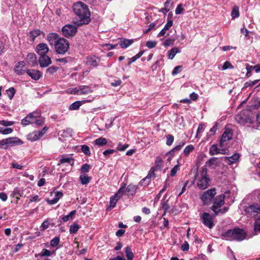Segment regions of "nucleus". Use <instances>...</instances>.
Returning a JSON list of instances; mask_svg holds the SVG:
<instances>
[{
  "label": "nucleus",
  "mask_w": 260,
  "mask_h": 260,
  "mask_svg": "<svg viewBox=\"0 0 260 260\" xmlns=\"http://www.w3.org/2000/svg\"><path fill=\"white\" fill-rule=\"evenodd\" d=\"M73 11L77 17L74 20L77 26L87 24L90 21V13L87 6L81 2L75 3L73 6Z\"/></svg>",
  "instance_id": "f257e3e1"
},
{
  "label": "nucleus",
  "mask_w": 260,
  "mask_h": 260,
  "mask_svg": "<svg viewBox=\"0 0 260 260\" xmlns=\"http://www.w3.org/2000/svg\"><path fill=\"white\" fill-rule=\"evenodd\" d=\"M230 192L226 191L224 194H222L219 196H217L214 199L213 204L211 207V210L214 213V216L218 214H223L226 213L229 210V208L224 207L222 209H220L221 206L224 204V201L228 198H229Z\"/></svg>",
  "instance_id": "f03ea898"
},
{
  "label": "nucleus",
  "mask_w": 260,
  "mask_h": 260,
  "mask_svg": "<svg viewBox=\"0 0 260 260\" xmlns=\"http://www.w3.org/2000/svg\"><path fill=\"white\" fill-rule=\"evenodd\" d=\"M246 232L240 228H235L228 230L223 235L224 239L227 240H237L241 241L245 239Z\"/></svg>",
  "instance_id": "7ed1b4c3"
},
{
  "label": "nucleus",
  "mask_w": 260,
  "mask_h": 260,
  "mask_svg": "<svg viewBox=\"0 0 260 260\" xmlns=\"http://www.w3.org/2000/svg\"><path fill=\"white\" fill-rule=\"evenodd\" d=\"M196 178L198 179L197 183L198 187L201 189L207 188L209 185V178L207 176V170L205 168H202L197 173Z\"/></svg>",
  "instance_id": "20e7f679"
},
{
  "label": "nucleus",
  "mask_w": 260,
  "mask_h": 260,
  "mask_svg": "<svg viewBox=\"0 0 260 260\" xmlns=\"http://www.w3.org/2000/svg\"><path fill=\"white\" fill-rule=\"evenodd\" d=\"M54 46L57 54H64L69 48V43L64 38H60Z\"/></svg>",
  "instance_id": "39448f33"
},
{
  "label": "nucleus",
  "mask_w": 260,
  "mask_h": 260,
  "mask_svg": "<svg viewBox=\"0 0 260 260\" xmlns=\"http://www.w3.org/2000/svg\"><path fill=\"white\" fill-rule=\"evenodd\" d=\"M40 115L41 112L40 111H36L31 112L21 120V124L23 126H26L29 124L34 123L35 120L38 117H40Z\"/></svg>",
  "instance_id": "423d86ee"
},
{
  "label": "nucleus",
  "mask_w": 260,
  "mask_h": 260,
  "mask_svg": "<svg viewBox=\"0 0 260 260\" xmlns=\"http://www.w3.org/2000/svg\"><path fill=\"white\" fill-rule=\"evenodd\" d=\"M77 32V28L76 26L71 24H67L62 28V33L66 38L74 36Z\"/></svg>",
  "instance_id": "0eeeda50"
},
{
  "label": "nucleus",
  "mask_w": 260,
  "mask_h": 260,
  "mask_svg": "<svg viewBox=\"0 0 260 260\" xmlns=\"http://www.w3.org/2000/svg\"><path fill=\"white\" fill-rule=\"evenodd\" d=\"M92 91L90 86L80 85L73 88L71 93L74 94L82 95L91 93Z\"/></svg>",
  "instance_id": "6e6552de"
},
{
  "label": "nucleus",
  "mask_w": 260,
  "mask_h": 260,
  "mask_svg": "<svg viewBox=\"0 0 260 260\" xmlns=\"http://www.w3.org/2000/svg\"><path fill=\"white\" fill-rule=\"evenodd\" d=\"M201 219L203 224L209 229H211L214 226L213 222V217L207 212H203L200 214Z\"/></svg>",
  "instance_id": "1a4fd4ad"
},
{
  "label": "nucleus",
  "mask_w": 260,
  "mask_h": 260,
  "mask_svg": "<svg viewBox=\"0 0 260 260\" xmlns=\"http://www.w3.org/2000/svg\"><path fill=\"white\" fill-rule=\"evenodd\" d=\"M232 137V131L229 128L225 129L220 140V147L221 148L225 147L226 145V142L231 140Z\"/></svg>",
  "instance_id": "9d476101"
},
{
  "label": "nucleus",
  "mask_w": 260,
  "mask_h": 260,
  "mask_svg": "<svg viewBox=\"0 0 260 260\" xmlns=\"http://www.w3.org/2000/svg\"><path fill=\"white\" fill-rule=\"evenodd\" d=\"M216 193V189L214 188L206 191L201 197L204 204H208L214 198Z\"/></svg>",
  "instance_id": "9b49d317"
},
{
  "label": "nucleus",
  "mask_w": 260,
  "mask_h": 260,
  "mask_svg": "<svg viewBox=\"0 0 260 260\" xmlns=\"http://www.w3.org/2000/svg\"><path fill=\"white\" fill-rule=\"evenodd\" d=\"M48 127L45 126L41 131H34L27 136V139L31 141H35L41 138L47 131Z\"/></svg>",
  "instance_id": "f8f14e48"
},
{
  "label": "nucleus",
  "mask_w": 260,
  "mask_h": 260,
  "mask_svg": "<svg viewBox=\"0 0 260 260\" xmlns=\"http://www.w3.org/2000/svg\"><path fill=\"white\" fill-rule=\"evenodd\" d=\"M12 199L11 202H14L16 204L18 203L20 197H25L23 196V190L18 187H15L10 195Z\"/></svg>",
  "instance_id": "ddd939ff"
},
{
  "label": "nucleus",
  "mask_w": 260,
  "mask_h": 260,
  "mask_svg": "<svg viewBox=\"0 0 260 260\" xmlns=\"http://www.w3.org/2000/svg\"><path fill=\"white\" fill-rule=\"evenodd\" d=\"M49 51V47L46 43H40L36 47V51L40 56L47 55Z\"/></svg>",
  "instance_id": "4468645a"
},
{
  "label": "nucleus",
  "mask_w": 260,
  "mask_h": 260,
  "mask_svg": "<svg viewBox=\"0 0 260 260\" xmlns=\"http://www.w3.org/2000/svg\"><path fill=\"white\" fill-rule=\"evenodd\" d=\"M40 66L42 68L49 66L52 62L51 58L47 55L40 56L39 59Z\"/></svg>",
  "instance_id": "2eb2a0df"
},
{
  "label": "nucleus",
  "mask_w": 260,
  "mask_h": 260,
  "mask_svg": "<svg viewBox=\"0 0 260 260\" xmlns=\"http://www.w3.org/2000/svg\"><path fill=\"white\" fill-rule=\"evenodd\" d=\"M60 38L57 34L51 32L47 35V40L50 45L54 46Z\"/></svg>",
  "instance_id": "dca6fc26"
},
{
  "label": "nucleus",
  "mask_w": 260,
  "mask_h": 260,
  "mask_svg": "<svg viewBox=\"0 0 260 260\" xmlns=\"http://www.w3.org/2000/svg\"><path fill=\"white\" fill-rule=\"evenodd\" d=\"M25 59L27 62L31 66H35L38 63L37 56L34 53H28Z\"/></svg>",
  "instance_id": "f3484780"
},
{
  "label": "nucleus",
  "mask_w": 260,
  "mask_h": 260,
  "mask_svg": "<svg viewBox=\"0 0 260 260\" xmlns=\"http://www.w3.org/2000/svg\"><path fill=\"white\" fill-rule=\"evenodd\" d=\"M27 74L34 80H38L42 76V74L38 70H27Z\"/></svg>",
  "instance_id": "a211bd4d"
},
{
  "label": "nucleus",
  "mask_w": 260,
  "mask_h": 260,
  "mask_svg": "<svg viewBox=\"0 0 260 260\" xmlns=\"http://www.w3.org/2000/svg\"><path fill=\"white\" fill-rule=\"evenodd\" d=\"M225 153V150L224 149L218 148L217 146L215 144L212 145L210 148L209 154L211 155H214L218 154H224Z\"/></svg>",
  "instance_id": "6ab92c4d"
},
{
  "label": "nucleus",
  "mask_w": 260,
  "mask_h": 260,
  "mask_svg": "<svg viewBox=\"0 0 260 260\" xmlns=\"http://www.w3.org/2000/svg\"><path fill=\"white\" fill-rule=\"evenodd\" d=\"M9 147L14 146L20 145L23 144V142L17 137H11L7 138Z\"/></svg>",
  "instance_id": "aec40b11"
},
{
  "label": "nucleus",
  "mask_w": 260,
  "mask_h": 260,
  "mask_svg": "<svg viewBox=\"0 0 260 260\" xmlns=\"http://www.w3.org/2000/svg\"><path fill=\"white\" fill-rule=\"evenodd\" d=\"M62 192L61 191H58L55 192L54 197L52 199H47L46 201L49 205H54L56 204L59 199L62 197Z\"/></svg>",
  "instance_id": "412c9836"
},
{
  "label": "nucleus",
  "mask_w": 260,
  "mask_h": 260,
  "mask_svg": "<svg viewBox=\"0 0 260 260\" xmlns=\"http://www.w3.org/2000/svg\"><path fill=\"white\" fill-rule=\"evenodd\" d=\"M185 141L182 140L178 143L177 145L174 147L169 152V154L171 156H173L176 152H178L180 151L182 147L185 145Z\"/></svg>",
  "instance_id": "4be33fe9"
},
{
  "label": "nucleus",
  "mask_w": 260,
  "mask_h": 260,
  "mask_svg": "<svg viewBox=\"0 0 260 260\" xmlns=\"http://www.w3.org/2000/svg\"><path fill=\"white\" fill-rule=\"evenodd\" d=\"M223 158L229 165H232L238 160L239 158V155L238 153H235L230 157H223Z\"/></svg>",
  "instance_id": "5701e85b"
},
{
  "label": "nucleus",
  "mask_w": 260,
  "mask_h": 260,
  "mask_svg": "<svg viewBox=\"0 0 260 260\" xmlns=\"http://www.w3.org/2000/svg\"><path fill=\"white\" fill-rule=\"evenodd\" d=\"M246 212L250 214H252L253 212L260 213V206L258 205H250L246 208Z\"/></svg>",
  "instance_id": "b1692460"
},
{
  "label": "nucleus",
  "mask_w": 260,
  "mask_h": 260,
  "mask_svg": "<svg viewBox=\"0 0 260 260\" xmlns=\"http://www.w3.org/2000/svg\"><path fill=\"white\" fill-rule=\"evenodd\" d=\"M41 34H43L42 31L40 29H35L29 33L28 37L30 41H34L35 39L40 36Z\"/></svg>",
  "instance_id": "393cba45"
},
{
  "label": "nucleus",
  "mask_w": 260,
  "mask_h": 260,
  "mask_svg": "<svg viewBox=\"0 0 260 260\" xmlns=\"http://www.w3.org/2000/svg\"><path fill=\"white\" fill-rule=\"evenodd\" d=\"M220 161L219 158L215 157H213L210 158L207 162L206 165L209 167H215L219 165Z\"/></svg>",
  "instance_id": "a878e982"
},
{
  "label": "nucleus",
  "mask_w": 260,
  "mask_h": 260,
  "mask_svg": "<svg viewBox=\"0 0 260 260\" xmlns=\"http://www.w3.org/2000/svg\"><path fill=\"white\" fill-rule=\"evenodd\" d=\"M133 42V40L123 39L120 40L119 43L121 48L125 49L129 46Z\"/></svg>",
  "instance_id": "bb28decb"
},
{
  "label": "nucleus",
  "mask_w": 260,
  "mask_h": 260,
  "mask_svg": "<svg viewBox=\"0 0 260 260\" xmlns=\"http://www.w3.org/2000/svg\"><path fill=\"white\" fill-rule=\"evenodd\" d=\"M100 61V59L99 57L96 56H92L89 58H87V62L88 63L92 66L96 67L99 62Z\"/></svg>",
  "instance_id": "cd10ccee"
},
{
  "label": "nucleus",
  "mask_w": 260,
  "mask_h": 260,
  "mask_svg": "<svg viewBox=\"0 0 260 260\" xmlns=\"http://www.w3.org/2000/svg\"><path fill=\"white\" fill-rule=\"evenodd\" d=\"M24 66L25 62L24 61L19 62L18 65L16 66L15 69V73L18 75H22L24 72L23 68L24 67Z\"/></svg>",
  "instance_id": "c85d7f7f"
},
{
  "label": "nucleus",
  "mask_w": 260,
  "mask_h": 260,
  "mask_svg": "<svg viewBox=\"0 0 260 260\" xmlns=\"http://www.w3.org/2000/svg\"><path fill=\"white\" fill-rule=\"evenodd\" d=\"M179 52H180V50L178 48H173L168 52L169 59H173L174 58L176 54Z\"/></svg>",
  "instance_id": "c756f323"
},
{
  "label": "nucleus",
  "mask_w": 260,
  "mask_h": 260,
  "mask_svg": "<svg viewBox=\"0 0 260 260\" xmlns=\"http://www.w3.org/2000/svg\"><path fill=\"white\" fill-rule=\"evenodd\" d=\"M94 144L98 145L99 146H103L107 143V140L105 138L101 137L98 139H96L94 141Z\"/></svg>",
  "instance_id": "7c9ffc66"
},
{
  "label": "nucleus",
  "mask_w": 260,
  "mask_h": 260,
  "mask_svg": "<svg viewBox=\"0 0 260 260\" xmlns=\"http://www.w3.org/2000/svg\"><path fill=\"white\" fill-rule=\"evenodd\" d=\"M79 179L81 184L84 185L89 183L91 180V178L85 174L80 175Z\"/></svg>",
  "instance_id": "2f4dec72"
},
{
  "label": "nucleus",
  "mask_w": 260,
  "mask_h": 260,
  "mask_svg": "<svg viewBox=\"0 0 260 260\" xmlns=\"http://www.w3.org/2000/svg\"><path fill=\"white\" fill-rule=\"evenodd\" d=\"M194 149V147L192 145H188L184 149L183 153L185 156H188Z\"/></svg>",
  "instance_id": "473e14b6"
},
{
  "label": "nucleus",
  "mask_w": 260,
  "mask_h": 260,
  "mask_svg": "<svg viewBox=\"0 0 260 260\" xmlns=\"http://www.w3.org/2000/svg\"><path fill=\"white\" fill-rule=\"evenodd\" d=\"M137 187L135 185L129 184L127 186L126 191L130 194L134 195L137 190Z\"/></svg>",
  "instance_id": "72a5a7b5"
},
{
  "label": "nucleus",
  "mask_w": 260,
  "mask_h": 260,
  "mask_svg": "<svg viewBox=\"0 0 260 260\" xmlns=\"http://www.w3.org/2000/svg\"><path fill=\"white\" fill-rule=\"evenodd\" d=\"M76 213V210H73V211H71L68 215L64 216L62 218V220L64 222H67V221L72 220L73 219V216L75 215Z\"/></svg>",
  "instance_id": "f704fd0d"
},
{
  "label": "nucleus",
  "mask_w": 260,
  "mask_h": 260,
  "mask_svg": "<svg viewBox=\"0 0 260 260\" xmlns=\"http://www.w3.org/2000/svg\"><path fill=\"white\" fill-rule=\"evenodd\" d=\"M64 163L70 164L72 166L74 164V159L71 157L62 158L61 159H60L59 163L58 164V165H59L60 164Z\"/></svg>",
  "instance_id": "c9c22d12"
},
{
  "label": "nucleus",
  "mask_w": 260,
  "mask_h": 260,
  "mask_svg": "<svg viewBox=\"0 0 260 260\" xmlns=\"http://www.w3.org/2000/svg\"><path fill=\"white\" fill-rule=\"evenodd\" d=\"M82 105V103L81 101H76L73 103H72L69 107V109L70 110H76L79 108V107Z\"/></svg>",
  "instance_id": "e433bc0d"
},
{
  "label": "nucleus",
  "mask_w": 260,
  "mask_h": 260,
  "mask_svg": "<svg viewBox=\"0 0 260 260\" xmlns=\"http://www.w3.org/2000/svg\"><path fill=\"white\" fill-rule=\"evenodd\" d=\"M125 191V186L123 185L121 186L118 190V192L115 194V199L117 200L119 199L123 194V192Z\"/></svg>",
  "instance_id": "4c0bfd02"
},
{
  "label": "nucleus",
  "mask_w": 260,
  "mask_h": 260,
  "mask_svg": "<svg viewBox=\"0 0 260 260\" xmlns=\"http://www.w3.org/2000/svg\"><path fill=\"white\" fill-rule=\"evenodd\" d=\"M125 253L127 260H133L134 254L129 247L127 246L125 248Z\"/></svg>",
  "instance_id": "58836bf2"
},
{
  "label": "nucleus",
  "mask_w": 260,
  "mask_h": 260,
  "mask_svg": "<svg viewBox=\"0 0 260 260\" xmlns=\"http://www.w3.org/2000/svg\"><path fill=\"white\" fill-rule=\"evenodd\" d=\"M162 166V161L161 158L157 157L155 162V166L153 168H154L155 170H157L161 168Z\"/></svg>",
  "instance_id": "ea45409f"
},
{
  "label": "nucleus",
  "mask_w": 260,
  "mask_h": 260,
  "mask_svg": "<svg viewBox=\"0 0 260 260\" xmlns=\"http://www.w3.org/2000/svg\"><path fill=\"white\" fill-rule=\"evenodd\" d=\"M52 253L55 254V251H53L52 252H51L50 250L47 249H43L39 255L41 256H49L51 255Z\"/></svg>",
  "instance_id": "a19ab883"
},
{
  "label": "nucleus",
  "mask_w": 260,
  "mask_h": 260,
  "mask_svg": "<svg viewBox=\"0 0 260 260\" xmlns=\"http://www.w3.org/2000/svg\"><path fill=\"white\" fill-rule=\"evenodd\" d=\"M231 16L233 19L239 17V11L238 6H234L231 13Z\"/></svg>",
  "instance_id": "79ce46f5"
},
{
  "label": "nucleus",
  "mask_w": 260,
  "mask_h": 260,
  "mask_svg": "<svg viewBox=\"0 0 260 260\" xmlns=\"http://www.w3.org/2000/svg\"><path fill=\"white\" fill-rule=\"evenodd\" d=\"M13 129L12 128H4L3 127H0V133L3 135H7L12 133Z\"/></svg>",
  "instance_id": "37998d69"
},
{
  "label": "nucleus",
  "mask_w": 260,
  "mask_h": 260,
  "mask_svg": "<svg viewBox=\"0 0 260 260\" xmlns=\"http://www.w3.org/2000/svg\"><path fill=\"white\" fill-rule=\"evenodd\" d=\"M161 208L164 211V213L162 215V216H164L166 214L167 210L169 209L170 206H169V204L168 203V201H163L162 200L161 202Z\"/></svg>",
  "instance_id": "c03bdc74"
},
{
  "label": "nucleus",
  "mask_w": 260,
  "mask_h": 260,
  "mask_svg": "<svg viewBox=\"0 0 260 260\" xmlns=\"http://www.w3.org/2000/svg\"><path fill=\"white\" fill-rule=\"evenodd\" d=\"M9 148L7 139H4L0 141V148L6 149Z\"/></svg>",
  "instance_id": "a18cd8bd"
},
{
  "label": "nucleus",
  "mask_w": 260,
  "mask_h": 260,
  "mask_svg": "<svg viewBox=\"0 0 260 260\" xmlns=\"http://www.w3.org/2000/svg\"><path fill=\"white\" fill-rule=\"evenodd\" d=\"M58 70V68L54 67V66H51L47 69L46 71V73L51 75L56 73Z\"/></svg>",
  "instance_id": "49530a36"
},
{
  "label": "nucleus",
  "mask_w": 260,
  "mask_h": 260,
  "mask_svg": "<svg viewBox=\"0 0 260 260\" xmlns=\"http://www.w3.org/2000/svg\"><path fill=\"white\" fill-rule=\"evenodd\" d=\"M79 229V225L76 223H74L71 225L70 228V232L71 234H75L77 232Z\"/></svg>",
  "instance_id": "de8ad7c7"
},
{
  "label": "nucleus",
  "mask_w": 260,
  "mask_h": 260,
  "mask_svg": "<svg viewBox=\"0 0 260 260\" xmlns=\"http://www.w3.org/2000/svg\"><path fill=\"white\" fill-rule=\"evenodd\" d=\"M6 91L9 99L10 100L12 99L15 93V90L14 88L13 87H11L9 88L8 90H7Z\"/></svg>",
  "instance_id": "09e8293b"
},
{
  "label": "nucleus",
  "mask_w": 260,
  "mask_h": 260,
  "mask_svg": "<svg viewBox=\"0 0 260 260\" xmlns=\"http://www.w3.org/2000/svg\"><path fill=\"white\" fill-rule=\"evenodd\" d=\"M179 166H180L179 162V161L178 160V164L176 165H175L174 166V167L173 168L171 171V173H170L171 176H174L176 175L177 172L179 169Z\"/></svg>",
  "instance_id": "8fccbe9b"
},
{
  "label": "nucleus",
  "mask_w": 260,
  "mask_h": 260,
  "mask_svg": "<svg viewBox=\"0 0 260 260\" xmlns=\"http://www.w3.org/2000/svg\"><path fill=\"white\" fill-rule=\"evenodd\" d=\"M60 239L59 237H55L50 241V245L52 247L56 246L59 243Z\"/></svg>",
  "instance_id": "3c124183"
},
{
  "label": "nucleus",
  "mask_w": 260,
  "mask_h": 260,
  "mask_svg": "<svg viewBox=\"0 0 260 260\" xmlns=\"http://www.w3.org/2000/svg\"><path fill=\"white\" fill-rule=\"evenodd\" d=\"M45 122V119L43 117H41V116L40 117H38L35 120V123L37 126H41L43 125V124Z\"/></svg>",
  "instance_id": "603ef678"
},
{
  "label": "nucleus",
  "mask_w": 260,
  "mask_h": 260,
  "mask_svg": "<svg viewBox=\"0 0 260 260\" xmlns=\"http://www.w3.org/2000/svg\"><path fill=\"white\" fill-rule=\"evenodd\" d=\"M166 144L168 146H171L174 142V137L171 135H168L166 137Z\"/></svg>",
  "instance_id": "864d4df0"
},
{
  "label": "nucleus",
  "mask_w": 260,
  "mask_h": 260,
  "mask_svg": "<svg viewBox=\"0 0 260 260\" xmlns=\"http://www.w3.org/2000/svg\"><path fill=\"white\" fill-rule=\"evenodd\" d=\"M157 44L156 41H148L146 42V46L149 49L154 48Z\"/></svg>",
  "instance_id": "5fc2aeb1"
},
{
  "label": "nucleus",
  "mask_w": 260,
  "mask_h": 260,
  "mask_svg": "<svg viewBox=\"0 0 260 260\" xmlns=\"http://www.w3.org/2000/svg\"><path fill=\"white\" fill-rule=\"evenodd\" d=\"M49 225V221L48 219L45 220L41 224L40 228L41 231H44L48 229Z\"/></svg>",
  "instance_id": "6e6d98bb"
},
{
  "label": "nucleus",
  "mask_w": 260,
  "mask_h": 260,
  "mask_svg": "<svg viewBox=\"0 0 260 260\" xmlns=\"http://www.w3.org/2000/svg\"><path fill=\"white\" fill-rule=\"evenodd\" d=\"M82 151L86 155H90V151L89 147L87 145H82L81 146Z\"/></svg>",
  "instance_id": "4d7b16f0"
},
{
  "label": "nucleus",
  "mask_w": 260,
  "mask_h": 260,
  "mask_svg": "<svg viewBox=\"0 0 260 260\" xmlns=\"http://www.w3.org/2000/svg\"><path fill=\"white\" fill-rule=\"evenodd\" d=\"M174 40L173 39H168L166 40L163 43V45L167 47L171 45H172L174 44Z\"/></svg>",
  "instance_id": "13d9d810"
},
{
  "label": "nucleus",
  "mask_w": 260,
  "mask_h": 260,
  "mask_svg": "<svg viewBox=\"0 0 260 260\" xmlns=\"http://www.w3.org/2000/svg\"><path fill=\"white\" fill-rule=\"evenodd\" d=\"M128 147V145H122L121 143H119L116 147V149L119 151H124Z\"/></svg>",
  "instance_id": "bf43d9fd"
},
{
  "label": "nucleus",
  "mask_w": 260,
  "mask_h": 260,
  "mask_svg": "<svg viewBox=\"0 0 260 260\" xmlns=\"http://www.w3.org/2000/svg\"><path fill=\"white\" fill-rule=\"evenodd\" d=\"M90 167L87 164H85L81 168V171L83 173L88 172Z\"/></svg>",
  "instance_id": "052dcab7"
},
{
  "label": "nucleus",
  "mask_w": 260,
  "mask_h": 260,
  "mask_svg": "<svg viewBox=\"0 0 260 260\" xmlns=\"http://www.w3.org/2000/svg\"><path fill=\"white\" fill-rule=\"evenodd\" d=\"M182 68L181 66H178L175 67L172 71V75L174 76L177 75L181 71Z\"/></svg>",
  "instance_id": "680f3d73"
},
{
  "label": "nucleus",
  "mask_w": 260,
  "mask_h": 260,
  "mask_svg": "<svg viewBox=\"0 0 260 260\" xmlns=\"http://www.w3.org/2000/svg\"><path fill=\"white\" fill-rule=\"evenodd\" d=\"M184 9L182 8V5L179 4L177 6L176 10H175V13L177 15L181 14L183 11Z\"/></svg>",
  "instance_id": "e2e57ef3"
},
{
  "label": "nucleus",
  "mask_w": 260,
  "mask_h": 260,
  "mask_svg": "<svg viewBox=\"0 0 260 260\" xmlns=\"http://www.w3.org/2000/svg\"><path fill=\"white\" fill-rule=\"evenodd\" d=\"M173 23V21L171 19H168L167 20V22L164 28H165V29H167L168 30L170 27L172 26Z\"/></svg>",
  "instance_id": "0e129e2a"
},
{
  "label": "nucleus",
  "mask_w": 260,
  "mask_h": 260,
  "mask_svg": "<svg viewBox=\"0 0 260 260\" xmlns=\"http://www.w3.org/2000/svg\"><path fill=\"white\" fill-rule=\"evenodd\" d=\"M14 124V121H5L4 120H2V122H1V125L8 126H11L13 125Z\"/></svg>",
  "instance_id": "69168bd1"
},
{
  "label": "nucleus",
  "mask_w": 260,
  "mask_h": 260,
  "mask_svg": "<svg viewBox=\"0 0 260 260\" xmlns=\"http://www.w3.org/2000/svg\"><path fill=\"white\" fill-rule=\"evenodd\" d=\"M254 230L255 231H260V218L257 219L255 222Z\"/></svg>",
  "instance_id": "338daca9"
},
{
  "label": "nucleus",
  "mask_w": 260,
  "mask_h": 260,
  "mask_svg": "<svg viewBox=\"0 0 260 260\" xmlns=\"http://www.w3.org/2000/svg\"><path fill=\"white\" fill-rule=\"evenodd\" d=\"M233 68V67L232 66V65L231 64V63L230 62L225 61L222 66V70H225L228 69H231Z\"/></svg>",
  "instance_id": "774afa93"
}]
</instances>
